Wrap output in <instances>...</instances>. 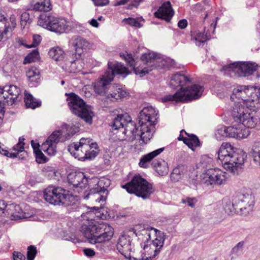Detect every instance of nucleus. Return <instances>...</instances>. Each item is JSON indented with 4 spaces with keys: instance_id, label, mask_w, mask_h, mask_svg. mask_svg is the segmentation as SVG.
<instances>
[{
    "instance_id": "0eeeda50",
    "label": "nucleus",
    "mask_w": 260,
    "mask_h": 260,
    "mask_svg": "<svg viewBox=\"0 0 260 260\" xmlns=\"http://www.w3.org/2000/svg\"><path fill=\"white\" fill-rule=\"evenodd\" d=\"M235 123H237V128L246 129L248 135L250 132L247 128H254L260 123V114L256 112H249L248 108L240 107L236 104L232 112Z\"/></svg>"
},
{
    "instance_id": "4d7b16f0",
    "label": "nucleus",
    "mask_w": 260,
    "mask_h": 260,
    "mask_svg": "<svg viewBox=\"0 0 260 260\" xmlns=\"http://www.w3.org/2000/svg\"><path fill=\"white\" fill-rule=\"evenodd\" d=\"M98 154V152L91 149L89 151H88L87 153V159H91L92 158L95 157Z\"/></svg>"
},
{
    "instance_id": "de8ad7c7",
    "label": "nucleus",
    "mask_w": 260,
    "mask_h": 260,
    "mask_svg": "<svg viewBox=\"0 0 260 260\" xmlns=\"http://www.w3.org/2000/svg\"><path fill=\"white\" fill-rule=\"evenodd\" d=\"M152 250L150 249V247L146 249V250H145V252L148 253V255L146 256V254H143L141 255V257L139 258H136V260H152V258H154L155 256H153L154 252L153 251H151Z\"/></svg>"
},
{
    "instance_id": "774afa93",
    "label": "nucleus",
    "mask_w": 260,
    "mask_h": 260,
    "mask_svg": "<svg viewBox=\"0 0 260 260\" xmlns=\"http://www.w3.org/2000/svg\"><path fill=\"white\" fill-rule=\"evenodd\" d=\"M12 215L14 217H17L19 218H23L24 216L23 215H21L20 214H19V212H18V214H17L15 212H12Z\"/></svg>"
},
{
    "instance_id": "bf43d9fd",
    "label": "nucleus",
    "mask_w": 260,
    "mask_h": 260,
    "mask_svg": "<svg viewBox=\"0 0 260 260\" xmlns=\"http://www.w3.org/2000/svg\"><path fill=\"white\" fill-rule=\"evenodd\" d=\"M187 25V21L186 19H182L179 21L178 26L181 29L185 28Z\"/></svg>"
},
{
    "instance_id": "f3484780",
    "label": "nucleus",
    "mask_w": 260,
    "mask_h": 260,
    "mask_svg": "<svg viewBox=\"0 0 260 260\" xmlns=\"http://www.w3.org/2000/svg\"><path fill=\"white\" fill-rule=\"evenodd\" d=\"M20 93V88L14 85L5 86L0 88V106L15 104Z\"/></svg>"
},
{
    "instance_id": "f03ea898",
    "label": "nucleus",
    "mask_w": 260,
    "mask_h": 260,
    "mask_svg": "<svg viewBox=\"0 0 260 260\" xmlns=\"http://www.w3.org/2000/svg\"><path fill=\"white\" fill-rule=\"evenodd\" d=\"M94 215L91 211L82 215L84 221L81 227V232L90 243L96 244L100 250L105 251V244L113 237V229L105 222L99 223L94 220Z\"/></svg>"
},
{
    "instance_id": "a878e982",
    "label": "nucleus",
    "mask_w": 260,
    "mask_h": 260,
    "mask_svg": "<svg viewBox=\"0 0 260 260\" xmlns=\"http://www.w3.org/2000/svg\"><path fill=\"white\" fill-rule=\"evenodd\" d=\"M70 44L74 47L76 53L79 55L86 51L89 46L88 42L80 36L73 37L70 41Z\"/></svg>"
},
{
    "instance_id": "c03bdc74",
    "label": "nucleus",
    "mask_w": 260,
    "mask_h": 260,
    "mask_svg": "<svg viewBox=\"0 0 260 260\" xmlns=\"http://www.w3.org/2000/svg\"><path fill=\"white\" fill-rule=\"evenodd\" d=\"M14 209L15 210L19 211L21 210L20 206L19 205H14V204H11L8 206L6 202L4 200H0V210L4 211L5 209L8 210H12Z\"/></svg>"
},
{
    "instance_id": "7c9ffc66",
    "label": "nucleus",
    "mask_w": 260,
    "mask_h": 260,
    "mask_svg": "<svg viewBox=\"0 0 260 260\" xmlns=\"http://www.w3.org/2000/svg\"><path fill=\"white\" fill-rule=\"evenodd\" d=\"M40 72L35 67H31L26 72V75L29 81L32 84L31 86H35L34 82L38 83L39 80Z\"/></svg>"
},
{
    "instance_id": "5701e85b",
    "label": "nucleus",
    "mask_w": 260,
    "mask_h": 260,
    "mask_svg": "<svg viewBox=\"0 0 260 260\" xmlns=\"http://www.w3.org/2000/svg\"><path fill=\"white\" fill-rule=\"evenodd\" d=\"M67 178L69 184L73 185V190L78 193L86 186L88 183L87 178L82 172L70 173Z\"/></svg>"
},
{
    "instance_id": "c756f323",
    "label": "nucleus",
    "mask_w": 260,
    "mask_h": 260,
    "mask_svg": "<svg viewBox=\"0 0 260 260\" xmlns=\"http://www.w3.org/2000/svg\"><path fill=\"white\" fill-rule=\"evenodd\" d=\"M64 129V133H63V136L64 139H70L75 134L78 132L79 130V127L76 124H63L62 126L61 129Z\"/></svg>"
},
{
    "instance_id": "393cba45",
    "label": "nucleus",
    "mask_w": 260,
    "mask_h": 260,
    "mask_svg": "<svg viewBox=\"0 0 260 260\" xmlns=\"http://www.w3.org/2000/svg\"><path fill=\"white\" fill-rule=\"evenodd\" d=\"M174 14V12L169 1L164 3L154 13V16L156 17L165 20L167 21H170Z\"/></svg>"
},
{
    "instance_id": "9d476101",
    "label": "nucleus",
    "mask_w": 260,
    "mask_h": 260,
    "mask_svg": "<svg viewBox=\"0 0 260 260\" xmlns=\"http://www.w3.org/2000/svg\"><path fill=\"white\" fill-rule=\"evenodd\" d=\"M122 187L130 193H134L143 199L148 198L153 192L154 189L151 184L140 175L135 176L131 181Z\"/></svg>"
},
{
    "instance_id": "aec40b11",
    "label": "nucleus",
    "mask_w": 260,
    "mask_h": 260,
    "mask_svg": "<svg viewBox=\"0 0 260 260\" xmlns=\"http://www.w3.org/2000/svg\"><path fill=\"white\" fill-rule=\"evenodd\" d=\"M120 56L123 57L125 61L130 67H133L134 71L136 74L139 75L140 77H143L149 73V72L153 70L154 69H158L157 65L158 64H161V62L152 61V63H144L146 64V67H136V62L133 58L132 54H126V55L123 54H120Z\"/></svg>"
},
{
    "instance_id": "a19ab883",
    "label": "nucleus",
    "mask_w": 260,
    "mask_h": 260,
    "mask_svg": "<svg viewBox=\"0 0 260 260\" xmlns=\"http://www.w3.org/2000/svg\"><path fill=\"white\" fill-rule=\"evenodd\" d=\"M39 58V51L37 49H35L25 57L23 61V63L27 64L31 63L32 62H35L38 60Z\"/></svg>"
},
{
    "instance_id": "f704fd0d",
    "label": "nucleus",
    "mask_w": 260,
    "mask_h": 260,
    "mask_svg": "<svg viewBox=\"0 0 260 260\" xmlns=\"http://www.w3.org/2000/svg\"><path fill=\"white\" fill-rule=\"evenodd\" d=\"M0 41L7 37V34L12 31L11 27L7 26L6 17L3 16L0 18Z\"/></svg>"
},
{
    "instance_id": "ea45409f",
    "label": "nucleus",
    "mask_w": 260,
    "mask_h": 260,
    "mask_svg": "<svg viewBox=\"0 0 260 260\" xmlns=\"http://www.w3.org/2000/svg\"><path fill=\"white\" fill-rule=\"evenodd\" d=\"M224 209L229 215L233 214L234 213L238 214V209H236V206L235 205L234 199L232 202L228 200L224 205Z\"/></svg>"
},
{
    "instance_id": "603ef678",
    "label": "nucleus",
    "mask_w": 260,
    "mask_h": 260,
    "mask_svg": "<svg viewBox=\"0 0 260 260\" xmlns=\"http://www.w3.org/2000/svg\"><path fill=\"white\" fill-rule=\"evenodd\" d=\"M24 138H20L18 143L13 147V149L18 152H22L24 149Z\"/></svg>"
},
{
    "instance_id": "052dcab7",
    "label": "nucleus",
    "mask_w": 260,
    "mask_h": 260,
    "mask_svg": "<svg viewBox=\"0 0 260 260\" xmlns=\"http://www.w3.org/2000/svg\"><path fill=\"white\" fill-rule=\"evenodd\" d=\"M244 246V242H239L232 249L234 252H238L239 249H242Z\"/></svg>"
},
{
    "instance_id": "5fc2aeb1",
    "label": "nucleus",
    "mask_w": 260,
    "mask_h": 260,
    "mask_svg": "<svg viewBox=\"0 0 260 260\" xmlns=\"http://www.w3.org/2000/svg\"><path fill=\"white\" fill-rule=\"evenodd\" d=\"M10 22H11V24H9L8 26L11 27L12 30L16 27V17L14 14L11 15L10 18Z\"/></svg>"
},
{
    "instance_id": "b1692460",
    "label": "nucleus",
    "mask_w": 260,
    "mask_h": 260,
    "mask_svg": "<svg viewBox=\"0 0 260 260\" xmlns=\"http://www.w3.org/2000/svg\"><path fill=\"white\" fill-rule=\"evenodd\" d=\"M132 237L128 234L121 235L117 241L118 251L126 258H130L132 250Z\"/></svg>"
},
{
    "instance_id": "680f3d73",
    "label": "nucleus",
    "mask_w": 260,
    "mask_h": 260,
    "mask_svg": "<svg viewBox=\"0 0 260 260\" xmlns=\"http://www.w3.org/2000/svg\"><path fill=\"white\" fill-rule=\"evenodd\" d=\"M84 254L87 256H93L95 255V252L89 248H86L84 249Z\"/></svg>"
},
{
    "instance_id": "a18cd8bd",
    "label": "nucleus",
    "mask_w": 260,
    "mask_h": 260,
    "mask_svg": "<svg viewBox=\"0 0 260 260\" xmlns=\"http://www.w3.org/2000/svg\"><path fill=\"white\" fill-rule=\"evenodd\" d=\"M197 7L198 8H200L201 9V11H205V16L204 17V19H205L208 15V11L211 9V6L209 4V2L206 1L205 2H203V4H198L197 5Z\"/></svg>"
},
{
    "instance_id": "6e6552de",
    "label": "nucleus",
    "mask_w": 260,
    "mask_h": 260,
    "mask_svg": "<svg viewBox=\"0 0 260 260\" xmlns=\"http://www.w3.org/2000/svg\"><path fill=\"white\" fill-rule=\"evenodd\" d=\"M231 99L235 104L245 108L258 107L257 87L252 86L237 85L233 90Z\"/></svg>"
},
{
    "instance_id": "1a4fd4ad",
    "label": "nucleus",
    "mask_w": 260,
    "mask_h": 260,
    "mask_svg": "<svg viewBox=\"0 0 260 260\" xmlns=\"http://www.w3.org/2000/svg\"><path fill=\"white\" fill-rule=\"evenodd\" d=\"M44 198L48 203L54 205L68 206L74 203V197L61 187L50 186L44 191Z\"/></svg>"
},
{
    "instance_id": "6e6d98bb",
    "label": "nucleus",
    "mask_w": 260,
    "mask_h": 260,
    "mask_svg": "<svg viewBox=\"0 0 260 260\" xmlns=\"http://www.w3.org/2000/svg\"><path fill=\"white\" fill-rule=\"evenodd\" d=\"M82 139L85 140V144H88L90 146V150L91 149H96L98 148V145L95 143H93L91 142L92 140L89 138L85 139L83 138Z\"/></svg>"
},
{
    "instance_id": "2eb2a0df",
    "label": "nucleus",
    "mask_w": 260,
    "mask_h": 260,
    "mask_svg": "<svg viewBox=\"0 0 260 260\" xmlns=\"http://www.w3.org/2000/svg\"><path fill=\"white\" fill-rule=\"evenodd\" d=\"M110 184L111 180L108 178L103 177L99 179L94 187L89 190L85 198L87 199L91 198L95 199L96 202L103 203L106 200L108 194L107 188Z\"/></svg>"
},
{
    "instance_id": "0e129e2a",
    "label": "nucleus",
    "mask_w": 260,
    "mask_h": 260,
    "mask_svg": "<svg viewBox=\"0 0 260 260\" xmlns=\"http://www.w3.org/2000/svg\"><path fill=\"white\" fill-rule=\"evenodd\" d=\"M90 24L91 25H92V26L93 27H98L99 26V23L98 22L97 20L96 19H92L90 22H89Z\"/></svg>"
},
{
    "instance_id": "412c9836",
    "label": "nucleus",
    "mask_w": 260,
    "mask_h": 260,
    "mask_svg": "<svg viewBox=\"0 0 260 260\" xmlns=\"http://www.w3.org/2000/svg\"><path fill=\"white\" fill-rule=\"evenodd\" d=\"M141 60L144 63H152V61L161 62V64H158V69H168L174 64V61L171 58H164L160 55L152 52H148L142 54L141 57Z\"/></svg>"
},
{
    "instance_id": "8fccbe9b",
    "label": "nucleus",
    "mask_w": 260,
    "mask_h": 260,
    "mask_svg": "<svg viewBox=\"0 0 260 260\" xmlns=\"http://www.w3.org/2000/svg\"><path fill=\"white\" fill-rule=\"evenodd\" d=\"M37 254L36 247L34 246H30L28 247L27 252V258L28 260H33Z\"/></svg>"
},
{
    "instance_id": "f8f14e48",
    "label": "nucleus",
    "mask_w": 260,
    "mask_h": 260,
    "mask_svg": "<svg viewBox=\"0 0 260 260\" xmlns=\"http://www.w3.org/2000/svg\"><path fill=\"white\" fill-rule=\"evenodd\" d=\"M68 105L73 113L80 117L87 123L89 124L92 123V117L94 116L92 108L90 106L86 105L79 96L72 93L68 99Z\"/></svg>"
},
{
    "instance_id": "bb28decb",
    "label": "nucleus",
    "mask_w": 260,
    "mask_h": 260,
    "mask_svg": "<svg viewBox=\"0 0 260 260\" xmlns=\"http://www.w3.org/2000/svg\"><path fill=\"white\" fill-rule=\"evenodd\" d=\"M178 139L183 140V142L192 150H193L194 148L200 145L199 140L196 136L194 135H189L184 130L180 131V135Z\"/></svg>"
},
{
    "instance_id": "dca6fc26",
    "label": "nucleus",
    "mask_w": 260,
    "mask_h": 260,
    "mask_svg": "<svg viewBox=\"0 0 260 260\" xmlns=\"http://www.w3.org/2000/svg\"><path fill=\"white\" fill-rule=\"evenodd\" d=\"M248 136L246 129L237 128V123L232 122V125L229 127L222 126L218 128L216 133L215 136L218 140H222L223 138L229 137L237 139L246 138Z\"/></svg>"
},
{
    "instance_id": "4468645a",
    "label": "nucleus",
    "mask_w": 260,
    "mask_h": 260,
    "mask_svg": "<svg viewBox=\"0 0 260 260\" xmlns=\"http://www.w3.org/2000/svg\"><path fill=\"white\" fill-rule=\"evenodd\" d=\"M257 66L251 62H235L223 67L225 72L231 75L234 73L238 77H246L251 75L257 71Z\"/></svg>"
},
{
    "instance_id": "473e14b6",
    "label": "nucleus",
    "mask_w": 260,
    "mask_h": 260,
    "mask_svg": "<svg viewBox=\"0 0 260 260\" xmlns=\"http://www.w3.org/2000/svg\"><path fill=\"white\" fill-rule=\"evenodd\" d=\"M33 9L38 11L47 12L51 9L50 0H38L34 5Z\"/></svg>"
},
{
    "instance_id": "3c124183",
    "label": "nucleus",
    "mask_w": 260,
    "mask_h": 260,
    "mask_svg": "<svg viewBox=\"0 0 260 260\" xmlns=\"http://www.w3.org/2000/svg\"><path fill=\"white\" fill-rule=\"evenodd\" d=\"M35 153L36 161L38 163H43L47 161L46 157L40 149H38Z\"/></svg>"
},
{
    "instance_id": "37998d69",
    "label": "nucleus",
    "mask_w": 260,
    "mask_h": 260,
    "mask_svg": "<svg viewBox=\"0 0 260 260\" xmlns=\"http://www.w3.org/2000/svg\"><path fill=\"white\" fill-rule=\"evenodd\" d=\"M31 22L29 14L27 12L22 13L20 16V25L22 29L25 28Z\"/></svg>"
},
{
    "instance_id": "a211bd4d",
    "label": "nucleus",
    "mask_w": 260,
    "mask_h": 260,
    "mask_svg": "<svg viewBox=\"0 0 260 260\" xmlns=\"http://www.w3.org/2000/svg\"><path fill=\"white\" fill-rule=\"evenodd\" d=\"M234 203L238 209V214L246 216L253 210L254 199L249 194H240L234 198Z\"/></svg>"
},
{
    "instance_id": "cd10ccee",
    "label": "nucleus",
    "mask_w": 260,
    "mask_h": 260,
    "mask_svg": "<svg viewBox=\"0 0 260 260\" xmlns=\"http://www.w3.org/2000/svg\"><path fill=\"white\" fill-rule=\"evenodd\" d=\"M164 150V148H160L143 155L140 160L139 166L142 168H147L148 166L147 163L159 155Z\"/></svg>"
},
{
    "instance_id": "58836bf2",
    "label": "nucleus",
    "mask_w": 260,
    "mask_h": 260,
    "mask_svg": "<svg viewBox=\"0 0 260 260\" xmlns=\"http://www.w3.org/2000/svg\"><path fill=\"white\" fill-rule=\"evenodd\" d=\"M143 0H119L116 3L115 6L124 5L128 3H130L127 6V9L131 10L134 8H137L140 3Z\"/></svg>"
},
{
    "instance_id": "f257e3e1",
    "label": "nucleus",
    "mask_w": 260,
    "mask_h": 260,
    "mask_svg": "<svg viewBox=\"0 0 260 260\" xmlns=\"http://www.w3.org/2000/svg\"><path fill=\"white\" fill-rule=\"evenodd\" d=\"M157 116L158 111L155 108L145 107L139 113L140 129L136 127L135 123L127 114L117 115L113 120L112 126L115 129L124 128L122 133L126 138L123 140L132 142L139 138L146 144L151 139L154 132Z\"/></svg>"
},
{
    "instance_id": "20e7f679",
    "label": "nucleus",
    "mask_w": 260,
    "mask_h": 260,
    "mask_svg": "<svg viewBox=\"0 0 260 260\" xmlns=\"http://www.w3.org/2000/svg\"><path fill=\"white\" fill-rule=\"evenodd\" d=\"M190 82V80L187 77L178 73L174 74L171 79V86L173 87L180 86L181 88L175 94L167 95L163 97L161 99L162 102L163 103L172 101L184 102L199 99L203 91L202 86L194 84L188 88L182 87Z\"/></svg>"
},
{
    "instance_id": "39448f33",
    "label": "nucleus",
    "mask_w": 260,
    "mask_h": 260,
    "mask_svg": "<svg viewBox=\"0 0 260 260\" xmlns=\"http://www.w3.org/2000/svg\"><path fill=\"white\" fill-rule=\"evenodd\" d=\"M134 233L141 242V247L144 250L150 247V249L154 252L153 256L159 254L165 240L163 232L148 225H140L136 227Z\"/></svg>"
},
{
    "instance_id": "4be33fe9",
    "label": "nucleus",
    "mask_w": 260,
    "mask_h": 260,
    "mask_svg": "<svg viewBox=\"0 0 260 260\" xmlns=\"http://www.w3.org/2000/svg\"><path fill=\"white\" fill-rule=\"evenodd\" d=\"M85 141L81 139L79 142L73 143L68 146V150L70 153L80 160L87 159V153L90 150V146L85 144Z\"/></svg>"
},
{
    "instance_id": "864d4df0",
    "label": "nucleus",
    "mask_w": 260,
    "mask_h": 260,
    "mask_svg": "<svg viewBox=\"0 0 260 260\" xmlns=\"http://www.w3.org/2000/svg\"><path fill=\"white\" fill-rule=\"evenodd\" d=\"M13 255L14 260H25V256L19 252L14 251Z\"/></svg>"
},
{
    "instance_id": "09e8293b",
    "label": "nucleus",
    "mask_w": 260,
    "mask_h": 260,
    "mask_svg": "<svg viewBox=\"0 0 260 260\" xmlns=\"http://www.w3.org/2000/svg\"><path fill=\"white\" fill-rule=\"evenodd\" d=\"M42 40L41 36L39 35H34L32 37V42L29 45H26L27 48L36 47L38 46Z\"/></svg>"
},
{
    "instance_id": "c85d7f7f",
    "label": "nucleus",
    "mask_w": 260,
    "mask_h": 260,
    "mask_svg": "<svg viewBox=\"0 0 260 260\" xmlns=\"http://www.w3.org/2000/svg\"><path fill=\"white\" fill-rule=\"evenodd\" d=\"M152 165L159 175L163 176L168 174L169 172L168 165L164 160L160 159L153 161Z\"/></svg>"
},
{
    "instance_id": "c9c22d12",
    "label": "nucleus",
    "mask_w": 260,
    "mask_h": 260,
    "mask_svg": "<svg viewBox=\"0 0 260 260\" xmlns=\"http://www.w3.org/2000/svg\"><path fill=\"white\" fill-rule=\"evenodd\" d=\"M67 70L70 73H76L80 71L83 68L82 61L77 59L70 62L66 66Z\"/></svg>"
},
{
    "instance_id": "72a5a7b5",
    "label": "nucleus",
    "mask_w": 260,
    "mask_h": 260,
    "mask_svg": "<svg viewBox=\"0 0 260 260\" xmlns=\"http://www.w3.org/2000/svg\"><path fill=\"white\" fill-rule=\"evenodd\" d=\"M24 102L27 108L35 109L41 106V102L35 99L31 94L25 91Z\"/></svg>"
},
{
    "instance_id": "79ce46f5",
    "label": "nucleus",
    "mask_w": 260,
    "mask_h": 260,
    "mask_svg": "<svg viewBox=\"0 0 260 260\" xmlns=\"http://www.w3.org/2000/svg\"><path fill=\"white\" fill-rule=\"evenodd\" d=\"M183 166H179L173 169L172 173L171 175V178L172 180L175 181H178L181 178V176L183 175Z\"/></svg>"
},
{
    "instance_id": "13d9d810",
    "label": "nucleus",
    "mask_w": 260,
    "mask_h": 260,
    "mask_svg": "<svg viewBox=\"0 0 260 260\" xmlns=\"http://www.w3.org/2000/svg\"><path fill=\"white\" fill-rule=\"evenodd\" d=\"M95 5L97 6H106L109 3L108 0H93Z\"/></svg>"
},
{
    "instance_id": "338daca9",
    "label": "nucleus",
    "mask_w": 260,
    "mask_h": 260,
    "mask_svg": "<svg viewBox=\"0 0 260 260\" xmlns=\"http://www.w3.org/2000/svg\"><path fill=\"white\" fill-rule=\"evenodd\" d=\"M0 153L4 155L8 156L9 152L7 150L4 149L0 147Z\"/></svg>"
},
{
    "instance_id": "4c0bfd02",
    "label": "nucleus",
    "mask_w": 260,
    "mask_h": 260,
    "mask_svg": "<svg viewBox=\"0 0 260 260\" xmlns=\"http://www.w3.org/2000/svg\"><path fill=\"white\" fill-rule=\"evenodd\" d=\"M251 154L255 164L260 167V142L254 143Z\"/></svg>"
},
{
    "instance_id": "69168bd1",
    "label": "nucleus",
    "mask_w": 260,
    "mask_h": 260,
    "mask_svg": "<svg viewBox=\"0 0 260 260\" xmlns=\"http://www.w3.org/2000/svg\"><path fill=\"white\" fill-rule=\"evenodd\" d=\"M31 146H32V148H33V149H34V152H36V151L37 150H38V149H39L38 148V146H39V145H38V144H37V143H35L34 142V141H31Z\"/></svg>"
},
{
    "instance_id": "e433bc0d",
    "label": "nucleus",
    "mask_w": 260,
    "mask_h": 260,
    "mask_svg": "<svg viewBox=\"0 0 260 260\" xmlns=\"http://www.w3.org/2000/svg\"><path fill=\"white\" fill-rule=\"evenodd\" d=\"M49 56L55 61H61L64 57V51L59 47L51 49L49 52Z\"/></svg>"
},
{
    "instance_id": "2f4dec72",
    "label": "nucleus",
    "mask_w": 260,
    "mask_h": 260,
    "mask_svg": "<svg viewBox=\"0 0 260 260\" xmlns=\"http://www.w3.org/2000/svg\"><path fill=\"white\" fill-rule=\"evenodd\" d=\"M191 41H193L197 46H200L209 38L207 36V32L206 34L202 33L199 31H196L191 33Z\"/></svg>"
},
{
    "instance_id": "9b49d317",
    "label": "nucleus",
    "mask_w": 260,
    "mask_h": 260,
    "mask_svg": "<svg viewBox=\"0 0 260 260\" xmlns=\"http://www.w3.org/2000/svg\"><path fill=\"white\" fill-rule=\"evenodd\" d=\"M38 24L51 31L60 34L71 29L68 21L56 17L51 14L43 13L40 15Z\"/></svg>"
},
{
    "instance_id": "423d86ee",
    "label": "nucleus",
    "mask_w": 260,
    "mask_h": 260,
    "mask_svg": "<svg viewBox=\"0 0 260 260\" xmlns=\"http://www.w3.org/2000/svg\"><path fill=\"white\" fill-rule=\"evenodd\" d=\"M231 144L223 143L218 151V158L224 168L232 173H238L242 169L246 157L245 153L236 152Z\"/></svg>"
},
{
    "instance_id": "7ed1b4c3",
    "label": "nucleus",
    "mask_w": 260,
    "mask_h": 260,
    "mask_svg": "<svg viewBox=\"0 0 260 260\" xmlns=\"http://www.w3.org/2000/svg\"><path fill=\"white\" fill-rule=\"evenodd\" d=\"M129 74V72L123 64L115 61H109L108 69L102 75L100 80L95 83L94 88L98 94L104 95H107L108 98H112L118 100L125 97L127 93L121 88H116L112 93H108V90L110 88H114L113 85H110L113 81L115 75H124L126 76Z\"/></svg>"
},
{
    "instance_id": "e2e57ef3",
    "label": "nucleus",
    "mask_w": 260,
    "mask_h": 260,
    "mask_svg": "<svg viewBox=\"0 0 260 260\" xmlns=\"http://www.w3.org/2000/svg\"><path fill=\"white\" fill-rule=\"evenodd\" d=\"M183 203H187V205L191 207H194L195 205V202L194 199H187L186 201L182 200Z\"/></svg>"
},
{
    "instance_id": "49530a36",
    "label": "nucleus",
    "mask_w": 260,
    "mask_h": 260,
    "mask_svg": "<svg viewBox=\"0 0 260 260\" xmlns=\"http://www.w3.org/2000/svg\"><path fill=\"white\" fill-rule=\"evenodd\" d=\"M122 22L125 23V24H128L132 26L137 27H141V25L140 24V22L136 19L133 18H124Z\"/></svg>"
},
{
    "instance_id": "ddd939ff",
    "label": "nucleus",
    "mask_w": 260,
    "mask_h": 260,
    "mask_svg": "<svg viewBox=\"0 0 260 260\" xmlns=\"http://www.w3.org/2000/svg\"><path fill=\"white\" fill-rule=\"evenodd\" d=\"M201 177L203 183L214 187L225 184L229 175L218 168H211L204 172Z\"/></svg>"
},
{
    "instance_id": "6ab92c4d",
    "label": "nucleus",
    "mask_w": 260,
    "mask_h": 260,
    "mask_svg": "<svg viewBox=\"0 0 260 260\" xmlns=\"http://www.w3.org/2000/svg\"><path fill=\"white\" fill-rule=\"evenodd\" d=\"M63 128L53 132L42 144V149L50 155H54L56 151V144L60 141H65L63 136Z\"/></svg>"
}]
</instances>
